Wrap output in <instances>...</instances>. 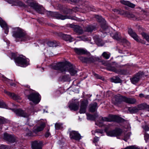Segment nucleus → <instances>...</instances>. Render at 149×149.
I'll list each match as a JSON object with an SVG mask.
<instances>
[{
  "label": "nucleus",
  "mask_w": 149,
  "mask_h": 149,
  "mask_svg": "<svg viewBox=\"0 0 149 149\" xmlns=\"http://www.w3.org/2000/svg\"><path fill=\"white\" fill-rule=\"evenodd\" d=\"M51 68L54 69L58 70L62 72L68 71L72 76L74 75L77 72L75 68L69 62H59L56 64L52 65Z\"/></svg>",
  "instance_id": "1"
},
{
  "label": "nucleus",
  "mask_w": 149,
  "mask_h": 149,
  "mask_svg": "<svg viewBox=\"0 0 149 149\" xmlns=\"http://www.w3.org/2000/svg\"><path fill=\"white\" fill-rule=\"evenodd\" d=\"M13 36L16 38L21 39V40L25 41L29 40V37L26 35L24 31L20 28H16L13 31Z\"/></svg>",
  "instance_id": "2"
},
{
  "label": "nucleus",
  "mask_w": 149,
  "mask_h": 149,
  "mask_svg": "<svg viewBox=\"0 0 149 149\" xmlns=\"http://www.w3.org/2000/svg\"><path fill=\"white\" fill-rule=\"evenodd\" d=\"M12 58L15 59V62L18 66L22 67H25L29 64L28 59L21 56H18L15 58L14 53H12Z\"/></svg>",
  "instance_id": "3"
},
{
  "label": "nucleus",
  "mask_w": 149,
  "mask_h": 149,
  "mask_svg": "<svg viewBox=\"0 0 149 149\" xmlns=\"http://www.w3.org/2000/svg\"><path fill=\"white\" fill-rule=\"evenodd\" d=\"M40 95L37 93H32L28 96V99L36 104L40 102Z\"/></svg>",
  "instance_id": "4"
},
{
  "label": "nucleus",
  "mask_w": 149,
  "mask_h": 149,
  "mask_svg": "<svg viewBox=\"0 0 149 149\" xmlns=\"http://www.w3.org/2000/svg\"><path fill=\"white\" fill-rule=\"evenodd\" d=\"M47 14L49 16L54 17L57 19L62 20H64L67 18H70L67 16L63 15L56 12H53L50 11H48L47 13Z\"/></svg>",
  "instance_id": "5"
},
{
  "label": "nucleus",
  "mask_w": 149,
  "mask_h": 149,
  "mask_svg": "<svg viewBox=\"0 0 149 149\" xmlns=\"http://www.w3.org/2000/svg\"><path fill=\"white\" fill-rule=\"evenodd\" d=\"M121 129L116 128L115 130L106 132L107 136H116L120 135L122 133Z\"/></svg>",
  "instance_id": "6"
},
{
  "label": "nucleus",
  "mask_w": 149,
  "mask_h": 149,
  "mask_svg": "<svg viewBox=\"0 0 149 149\" xmlns=\"http://www.w3.org/2000/svg\"><path fill=\"white\" fill-rule=\"evenodd\" d=\"M29 6L35 10L38 13L42 14L43 13V8L38 6L37 4L32 2L29 4Z\"/></svg>",
  "instance_id": "7"
},
{
  "label": "nucleus",
  "mask_w": 149,
  "mask_h": 149,
  "mask_svg": "<svg viewBox=\"0 0 149 149\" xmlns=\"http://www.w3.org/2000/svg\"><path fill=\"white\" fill-rule=\"evenodd\" d=\"M128 32L129 34L137 42L145 44V42L139 39L136 33L133 31L132 29H129Z\"/></svg>",
  "instance_id": "8"
},
{
  "label": "nucleus",
  "mask_w": 149,
  "mask_h": 149,
  "mask_svg": "<svg viewBox=\"0 0 149 149\" xmlns=\"http://www.w3.org/2000/svg\"><path fill=\"white\" fill-rule=\"evenodd\" d=\"M88 104V101L87 100H84L81 102L79 111V113H85L86 109Z\"/></svg>",
  "instance_id": "9"
},
{
  "label": "nucleus",
  "mask_w": 149,
  "mask_h": 149,
  "mask_svg": "<svg viewBox=\"0 0 149 149\" xmlns=\"http://www.w3.org/2000/svg\"><path fill=\"white\" fill-rule=\"evenodd\" d=\"M120 98L121 101L127 103L133 104L136 102V100L134 98L127 97H125L121 96Z\"/></svg>",
  "instance_id": "10"
},
{
  "label": "nucleus",
  "mask_w": 149,
  "mask_h": 149,
  "mask_svg": "<svg viewBox=\"0 0 149 149\" xmlns=\"http://www.w3.org/2000/svg\"><path fill=\"white\" fill-rule=\"evenodd\" d=\"M70 137L71 139L76 140H79L81 139V136L78 132L76 131H72L70 132Z\"/></svg>",
  "instance_id": "11"
},
{
  "label": "nucleus",
  "mask_w": 149,
  "mask_h": 149,
  "mask_svg": "<svg viewBox=\"0 0 149 149\" xmlns=\"http://www.w3.org/2000/svg\"><path fill=\"white\" fill-rule=\"evenodd\" d=\"M143 74V72H139L134 77L131 79V81L132 83L134 84H135L138 82Z\"/></svg>",
  "instance_id": "12"
},
{
  "label": "nucleus",
  "mask_w": 149,
  "mask_h": 149,
  "mask_svg": "<svg viewBox=\"0 0 149 149\" xmlns=\"http://www.w3.org/2000/svg\"><path fill=\"white\" fill-rule=\"evenodd\" d=\"M79 59L82 62L87 63H91L94 62L95 59L93 57L89 58H86L82 56H80L79 57Z\"/></svg>",
  "instance_id": "13"
},
{
  "label": "nucleus",
  "mask_w": 149,
  "mask_h": 149,
  "mask_svg": "<svg viewBox=\"0 0 149 149\" xmlns=\"http://www.w3.org/2000/svg\"><path fill=\"white\" fill-rule=\"evenodd\" d=\"M3 138L5 140L10 143H13L15 141V139L14 136L8 133H4Z\"/></svg>",
  "instance_id": "14"
},
{
  "label": "nucleus",
  "mask_w": 149,
  "mask_h": 149,
  "mask_svg": "<svg viewBox=\"0 0 149 149\" xmlns=\"http://www.w3.org/2000/svg\"><path fill=\"white\" fill-rule=\"evenodd\" d=\"M118 117L115 115H110L108 117H102L101 120L102 121L111 122L116 121Z\"/></svg>",
  "instance_id": "15"
},
{
  "label": "nucleus",
  "mask_w": 149,
  "mask_h": 149,
  "mask_svg": "<svg viewBox=\"0 0 149 149\" xmlns=\"http://www.w3.org/2000/svg\"><path fill=\"white\" fill-rule=\"evenodd\" d=\"M42 142L39 141H35L32 142L31 146L32 149H41Z\"/></svg>",
  "instance_id": "16"
},
{
  "label": "nucleus",
  "mask_w": 149,
  "mask_h": 149,
  "mask_svg": "<svg viewBox=\"0 0 149 149\" xmlns=\"http://www.w3.org/2000/svg\"><path fill=\"white\" fill-rule=\"evenodd\" d=\"M108 70L120 74H126V71L124 70L117 69L113 67H110L108 68Z\"/></svg>",
  "instance_id": "17"
},
{
  "label": "nucleus",
  "mask_w": 149,
  "mask_h": 149,
  "mask_svg": "<svg viewBox=\"0 0 149 149\" xmlns=\"http://www.w3.org/2000/svg\"><path fill=\"white\" fill-rule=\"evenodd\" d=\"M0 25L4 30L5 33L7 34L8 32V28L6 22L0 17Z\"/></svg>",
  "instance_id": "18"
},
{
  "label": "nucleus",
  "mask_w": 149,
  "mask_h": 149,
  "mask_svg": "<svg viewBox=\"0 0 149 149\" xmlns=\"http://www.w3.org/2000/svg\"><path fill=\"white\" fill-rule=\"evenodd\" d=\"M74 50L75 52L79 55L85 54L87 52L86 50L83 48H75Z\"/></svg>",
  "instance_id": "19"
},
{
  "label": "nucleus",
  "mask_w": 149,
  "mask_h": 149,
  "mask_svg": "<svg viewBox=\"0 0 149 149\" xmlns=\"http://www.w3.org/2000/svg\"><path fill=\"white\" fill-rule=\"evenodd\" d=\"M16 114L18 116L26 117L28 116L27 114L23 111L20 109H17L14 111Z\"/></svg>",
  "instance_id": "20"
},
{
  "label": "nucleus",
  "mask_w": 149,
  "mask_h": 149,
  "mask_svg": "<svg viewBox=\"0 0 149 149\" xmlns=\"http://www.w3.org/2000/svg\"><path fill=\"white\" fill-rule=\"evenodd\" d=\"M79 106L78 102H75L70 104L69 106V107L71 110H73L74 111L77 110Z\"/></svg>",
  "instance_id": "21"
},
{
  "label": "nucleus",
  "mask_w": 149,
  "mask_h": 149,
  "mask_svg": "<svg viewBox=\"0 0 149 149\" xmlns=\"http://www.w3.org/2000/svg\"><path fill=\"white\" fill-rule=\"evenodd\" d=\"M58 80L61 81L70 82L71 79L69 75H64L60 76Z\"/></svg>",
  "instance_id": "22"
},
{
  "label": "nucleus",
  "mask_w": 149,
  "mask_h": 149,
  "mask_svg": "<svg viewBox=\"0 0 149 149\" xmlns=\"http://www.w3.org/2000/svg\"><path fill=\"white\" fill-rule=\"evenodd\" d=\"M120 2L123 4L127 6L128 7L134 8L135 7V5L131 3L128 1H125L124 0H120Z\"/></svg>",
  "instance_id": "23"
},
{
  "label": "nucleus",
  "mask_w": 149,
  "mask_h": 149,
  "mask_svg": "<svg viewBox=\"0 0 149 149\" xmlns=\"http://www.w3.org/2000/svg\"><path fill=\"white\" fill-rule=\"evenodd\" d=\"M74 31L78 35L81 34L84 32L82 28L77 26H74Z\"/></svg>",
  "instance_id": "24"
},
{
  "label": "nucleus",
  "mask_w": 149,
  "mask_h": 149,
  "mask_svg": "<svg viewBox=\"0 0 149 149\" xmlns=\"http://www.w3.org/2000/svg\"><path fill=\"white\" fill-rule=\"evenodd\" d=\"M89 111L91 112H95L97 108V104L96 102H94L90 104Z\"/></svg>",
  "instance_id": "25"
},
{
  "label": "nucleus",
  "mask_w": 149,
  "mask_h": 149,
  "mask_svg": "<svg viewBox=\"0 0 149 149\" xmlns=\"http://www.w3.org/2000/svg\"><path fill=\"white\" fill-rule=\"evenodd\" d=\"M45 126V124L44 123H42L40 126L37 127L33 130V132L36 134L38 132H40L43 130Z\"/></svg>",
  "instance_id": "26"
},
{
  "label": "nucleus",
  "mask_w": 149,
  "mask_h": 149,
  "mask_svg": "<svg viewBox=\"0 0 149 149\" xmlns=\"http://www.w3.org/2000/svg\"><path fill=\"white\" fill-rule=\"evenodd\" d=\"M4 92L13 100H17L19 99V97L13 93L8 92L6 90L4 91Z\"/></svg>",
  "instance_id": "27"
},
{
  "label": "nucleus",
  "mask_w": 149,
  "mask_h": 149,
  "mask_svg": "<svg viewBox=\"0 0 149 149\" xmlns=\"http://www.w3.org/2000/svg\"><path fill=\"white\" fill-rule=\"evenodd\" d=\"M111 36L113 39L118 41L120 40L121 38L120 33L118 32H116L113 34H111Z\"/></svg>",
  "instance_id": "28"
},
{
  "label": "nucleus",
  "mask_w": 149,
  "mask_h": 149,
  "mask_svg": "<svg viewBox=\"0 0 149 149\" xmlns=\"http://www.w3.org/2000/svg\"><path fill=\"white\" fill-rule=\"evenodd\" d=\"M128 110L131 113H134L138 112V109L136 107H131L129 108Z\"/></svg>",
  "instance_id": "29"
},
{
  "label": "nucleus",
  "mask_w": 149,
  "mask_h": 149,
  "mask_svg": "<svg viewBox=\"0 0 149 149\" xmlns=\"http://www.w3.org/2000/svg\"><path fill=\"white\" fill-rule=\"evenodd\" d=\"M139 110H141L146 108H149V105H147L145 104H141L138 105L137 107Z\"/></svg>",
  "instance_id": "30"
},
{
  "label": "nucleus",
  "mask_w": 149,
  "mask_h": 149,
  "mask_svg": "<svg viewBox=\"0 0 149 149\" xmlns=\"http://www.w3.org/2000/svg\"><path fill=\"white\" fill-rule=\"evenodd\" d=\"M110 81L111 82L115 83H120L121 81L120 78L118 77H114L111 78Z\"/></svg>",
  "instance_id": "31"
},
{
  "label": "nucleus",
  "mask_w": 149,
  "mask_h": 149,
  "mask_svg": "<svg viewBox=\"0 0 149 149\" xmlns=\"http://www.w3.org/2000/svg\"><path fill=\"white\" fill-rule=\"evenodd\" d=\"M47 44L49 47H56L57 46L56 42L55 41H48L47 43Z\"/></svg>",
  "instance_id": "32"
},
{
  "label": "nucleus",
  "mask_w": 149,
  "mask_h": 149,
  "mask_svg": "<svg viewBox=\"0 0 149 149\" xmlns=\"http://www.w3.org/2000/svg\"><path fill=\"white\" fill-rule=\"evenodd\" d=\"M62 37L63 39L66 41H69L71 42L72 39V38L70 35L66 34H63Z\"/></svg>",
  "instance_id": "33"
},
{
  "label": "nucleus",
  "mask_w": 149,
  "mask_h": 149,
  "mask_svg": "<svg viewBox=\"0 0 149 149\" xmlns=\"http://www.w3.org/2000/svg\"><path fill=\"white\" fill-rule=\"evenodd\" d=\"M95 28V27L93 26H88L85 27V30L88 32H91Z\"/></svg>",
  "instance_id": "34"
},
{
  "label": "nucleus",
  "mask_w": 149,
  "mask_h": 149,
  "mask_svg": "<svg viewBox=\"0 0 149 149\" xmlns=\"http://www.w3.org/2000/svg\"><path fill=\"white\" fill-rule=\"evenodd\" d=\"M141 16L142 15L139 13H136L134 20L138 21L142 20L144 18L142 17Z\"/></svg>",
  "instance_id": "35"
},
{
  "label": "nucleus",
  "mask_w": 149,
  "mask_h": 149,
  "mask_svg": "<svg viewBox=\"0 0 149 149\" xmlns=\"http://www.w3.org/2000/svg\"><path fill=\"white\" fill-rule=\"evenodd\" d=\"M102 56L106 59H108L110 57L111 54L108 52H104L102 54Z\"/></svg>",
  "instance_id": "36"
},
{
  "label": "nucleus",
  "mask_w": 149,
  "mask_h": 149,
  "mask_svg": "<svg viewBox=\"0 0 149 149\" xmlns=\"http://www.w3.org/2000/svg\"><path fill=\"white\" fill-rule=\"evenodd\" d=\"M95 18L97 19V21L99 22L102 23V22H104L105 19L102 18V17L98 15H96L95 16Z\"/></svg>",
  "instance_id": "37"
},
{
  "label": "nucleus",
  "mask_w": 149,
  "mask_h": 149,
  "mask_svg": "<svg viewBox=\"0 0 149 149\" xmlns=\"http://www.w3.org/2000/svg\"><path fill=\"white\" fill-rule=\"evenodd\" d=\"M62 124L60 123H56L55 124V127L56 129L59 130L62 128Z\"/></svg>",
  "instance_id": "38"
},
{
  "label": "nucleus",
  "mask_w": 149,
  "mask_h": 149,
  "mask_svg": "<svg viewBox=\"0 0 149 149\" xmlns=\"http://www.w3.org/2000/svg\"><path fill=\"white\" fill-rule=\"evenodd\" d=\"M141 34L144 38H145L147 41L149 42V35H148L144 32L141 33Z\"/></svg>",
  "instance_id": "39"
},
{
  "label": "nucleus",
  "mask_w": 149,
  "mask_h": 149,
  "mask_svg": "<svg viewBox=\"0 0 149 149\" xmlns=\"http://www.w3.org/2000/svg\"><path fill=\"white\" fill-rule=\"evenodd\" d=\"M101 28L103 30H105L108 28L106 24V22L105 20L104 22H102L101 23Z\"/></svg>",
  "instance_id": "40"
},
{
  "label": "nucleus",
  "mask_w": 149,
  "mask_h": 149,
  "mask_svg": "<svg viewBox=\"0 0 149 149\" xmlns=\"http://www.w3.org/2000/svg\"><path fill=\"white\" fill-rule=\"evenodd\" d=\"M127 17L129 18H132L134 20V18L135 16V15H134L133 14L128 12L127 13Z\"/></svg>",
  "instance_id": "41"
},
{
  "label": "nucleus",
  "mask_w": 149,
  "mask_h": 149,
  "mask_svg": "<svg viewBox=\"0 0 149 149\" xmlns=\"http://www.w3.org/2000/svg\"><path fill=\"white\" fill-rule=\"evenodd\" d=\"M124 149H139L138 147L134 146H127Z\"/></svg>",
  "instance_id": "42"
},
{
  "label": "nucleus",
  "mask_w": 149,
  "mask_h": 149,
  "mask_svg": "<svg viewBox=\"0 0 149 149\" xmlns=\"http://www.w3.org/2000/svg\"><path fill=\"white\" fill-rule=\"evenodd\" d=\"M0 108L8 109L7 106L4 102L0 101Z\"/></svg>",
  "instance_id": "43"
},
{
  "label": "nucleus",
  "mask_w": 149,
  "mask_h": 149,
  "mask_svg": "<svg viewBox=\"0 0 149 149\" xmlns=\"http://www.w3.org/2000/svg\"><path fill=\"white\" fill-rule=\"evenodd\" d=\"M8 122V120L4 118H0V125Z\"/></svg>",
  "instance_id": "44"
},
{
  "label": "nucleus",
  "mask_w": 149,
  "mask_h": 149,
  "mask_svg": "<svg viewBox=\"0 0 149 149\" xmlns=\"http://www.w3.org/2000/svg\"><path fill=\"white\" fill-rule=\"evenodd\" d=\"M120 13L119 14H121V15H125V16L127 17V13H128V12H127L126 11H125L124 10H122L120 9Z\"/></svg>",
  "instance_id": "45"
},
{
  "label": "nucleus",
  "mask_w": 149,
  "mask_h": 149,
  "mask_svg": "<svg viewBox=\"0 0 149 149\" xmlns=\"http://www.w3.org/2000/svg\"><path fill=\"white\" fill-rule=\"evenodd\" d=\"M144 139L146 141H147L149 139V134L146 133H145Z\"/></svg>",
  "instance_id": "46"
},
{
  "label": "nucleus",
  "mask_w": 149,
  "mask_h": 149,
  "mask_svg": "<svg viewBox=\"0 0 149 149\" xmlns=\"http://www.w3.org/2000/svg\"><path fill=\"white\" fill-rule=\"evenodd\" d=\"M144 130L146 131H149V127L148 125H145L143 126L142 127Z\"/></svg>",
  "instance_id": "47"
},
{
  "label": "nucleus",
  "mask_w": 149,
  "mask_h": 149,
  "mask_svg": "<svg viewBox=\"0 0 149 149\" xmlns=\"http://www.w3.org/2000/svg\"><path fill=\"white\" fill-rule=\"evenodd\" d=\"M87 118L88 119L92 120L93 118V115L90 114H88L87 115Z\"/></svg>",
  "instance_id": "48"
},
{
  "label": "nucleus",
  "mask_w": 149,
  "mask_h": 149,
  "mask_svg": "<svg viewBox=\"0 0 149 149\" xmlns=\"http://www.w3.org/2000/svg\"><path fill=\"white\" fill-rule=\"evenodd\" d=\"M113 11L116 14H119L120 13V10H118L117 9H113Z\"/></svg>",
  "instance_id": "49"
},
{
  "label": "nucleus",
  "mask_w": 149,
  "mask_h": 149,
  "mask_svg": "<svg viewBox=\"0 0 149 149\" xmlns=\"http://www.w3.org/2000/svg\"><path fill=\"white\" fill-rule=\"evenodd\" d=\"M26 135L29 136H33V133L31 131H29V132L27 133Z\"/></svg>",
  "instance_id": "50"
},
{
  "label": "nucleus",
  "mask_w": 149,
  "mask_h": 149,
  "mask_svg": "<svg viewBox=\"0 0 149 149\" xmlns=\"http://www.w3.org/2000/svg\"><path fill=\"white\" fill-rule=\"evenodd\" d=\"M85 10L87 12H89L90 11L92 10L91 8L90 7H86L85 8Z\"/></svg>",
  "instance_id": "51"
},
{
  "label": "nucleus",
  "mask_w": 149,
  "mask_h": 149,
  "mask_svg": "<svg viewBox=\"0 0 149 149\" xmlns=\"http://www.w3.org/2000/svg\"><path fill=\"white\" fill-rule=\"evenodd\" d=\"M94 75L97 78L100 79H103V78L102 77L100 76H99L97 74L95 73L94 74Z\"/></svg>",
  "instance_id": "52"
},
{
  "label": "nucleus",
  "mask_w": 149,
  "mask_h": 149,
  "mask_svg": "<svg viewBox=\"0 0 149 149\" xmlns=\"http://www.w3.org/2000/svg\"><path fill=\"white\" fill-rule=\"evenodd\" d=\"M50 135V133L49 132V131H48L45 133V137L47 138Z\"/></svg>",
  "instance_id": "53"
},
{
  "label": "nucleus",
  "mask_w": 149,
  "mask_h": 149,
  "mask_svg": "<svg viewBox=\"0 0 149 149\" xmlns=\"http://www.w3.org/2000/svg\"><path fill=\"white\" fill-rule=\"evenodd\" d=\"M99 140V139L98 137H95L94 138V140L93 141V142L95 143H97V142Z\"/></svg>",
  "instance_id": "54"
},
{
  "label": "nucleus",
  "mask_w": 149,
  "mask_h": 149,
  "mask_svg": "<svg viewBox=\"0 0 149 149\" xmlns=\"http://www.w3.org/2000/svg\"><path fill=\"white\" fill-rule=\"evenodd\" d=\"M80 0H70L71 2L74 3H76L79 2Z\"/></svg>",
  "instance_id": "55"
},
{
  "label": "nucleus",
  "mask_w": 149,
  "mask_h": 149,
  "mask_svg": "<svg viewBox=\"0 0 149 149\" xmlns=\"http://www.w3.org/2000/svg\"><path fill=\"white\" fill-rule=\"evenodd\" d=\"M139 97L141 98H143L145 97L144 95L142 93H140L139 94Z\"/></svg>",
  "instance_id": "56"
},
{
  "label": "nucleus",
  "mask_w": 149,
  "mask_h": 149,
  "mask_svg": "<svg viewBox=\"0 0 149 149\" xmlns=\"http://www.w3.org/2000/svg\"><path fill=\"white\" fill-rule=\"evenodd\" d=\"M95 132H99V133H102V131L101 130H95Z\"/></svg>",
  "instance_id": "57"
},
{
  "label": "nucleus",
  "mask_w": 149,
  "mask_h": 149,
  "mask_svg": "<svg viewBox=\"0 0 149 149\" xmlns=\"http://www.w3.org/2000/svg\"><path fill=\"white\" fill-rule=\"evenodd\" d=\"M10 84L11 86H15V84L14 83H10Z\"/></svg>",
  "instance_id": "58"
},
{
  "label": "nucleus",
  "mask_w": 149,
  "mask_h": 149,
  "mask_svg": "<svg viewBox=\"0 0 149 149\" xmlns=\"http://www.w3.org/2000/svg\"><path fill=\"white\" fill-rule=\"evenodd\" d=\"M146 99H148L149 98V95H147L146 96H145L144 97Z\"/></svg>",
  "instance_id": "59"
},
{
  "label": "nucleus",
  "mask_w": 149,
  "mask_h": 149,
  "mask_svg": "<svg viewBox=\"0 0 149 149\" xmlns=\"http://www.w3.org/2000/svg\"><path fill=\"white\" fill-rule=\"evenodd\" d=\"M123 140L125 141H127V139L125 138H124V139H123Z\"/></svg>",
  "instance_id": "60"
},
{
  "label": "nucleus",
  "mask_w": 149,
  "mask_h": 149,
  "mask_svg": "<svg viewBox=\"0 0 149 149\" xmlns=\"http://www.w3.org/2000/svg\"><path fill=\"white\" fill-rule=\"evenodd\" d=\"M141 11L143 12L144 13H145L146 12V11L144 10H143V9H142Z\"/></svg>",
  "instance_id": "61"
},
{
  "label": "nucleus",
  "mask_w": 149,
  "mask_h": 149,
  "mask_svg": "<svg viewBox=\"0 0 149 149\" xmlns=\"http://www.w3.org/2000/svg\"><path fill=\"white\" fill-rule=\"evenodd\" d=\"M102 124L101 123V124H100V125H99V126H101V125H102Z\"/></svg>",
  "instance_id": "62"
},
{
  "label": "nucleus",
  "mask_w": 149,
  "mask_h": 149,
  "mask_svg": "<svg viewBox=\"0 0 149 149\" xmlns=\"http://www.w3.org/2000/svg\"><path fill=\"white\" fill-rule=\"evenodd\" d=\"M66 14H68L69 13V12H67L66 13H65Z\"/></svg>",
  "instance_id": "63"
},
{
  "label": "nucleus",
  "mask_w": 149,
  "mask_h": 149,
  "mask_svg": "<svg viewBox=\"0 0 149 149\" xmlns=\"http://www.w3.org/2000/svg\"><path fill=\"white\" fill-rule=\"evenodd\" d=\"M139 8L140 9H141V8H140V7H139Z\"/></svg>",
  "instance_id": "64"
}]
</instances>
